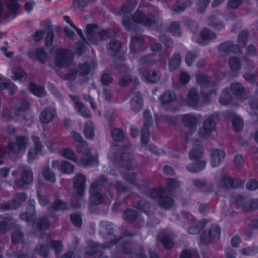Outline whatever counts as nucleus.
I'll return each instance as SVG.
<instances>
[{
	"instance_id": "f257e3e1",
	"label": "nucleus",
	"mask_w": 258,
	"mask_h": 258,
	"mask_svg": "<svg viewBox=\"0 0 258 258\" xmlns=\"http://www.w3.org/2000/svg\"><path fill=\"white\" fill-rule=\"evenodd\" d=\"M33 146L29 150L27 155V160L29 162H32L35 160L39 155L55 152L58 148V144L54 141L51 140L47 144L48 150H43V146L38 137L31 136Z\"/></svg>"
},
{
	"instance_id": "f03ea898",
	"label": "nucleus",
	"mask_w": 258,
	"mask_h": 258,
	"mask_svg": "<svg viewBox=\"0 0 258 258\" xmlns=\"http://www.w3.org/2000/svg\"><path fill=\"white\" fill-rule=\"evenodd\" d=\"M35 201L30 200L28 210L29 213H23L20 215V218L26 221L29 225H32L34 228L39 230H44L49 227V222L45 217L41 218L38 222L35 223L34 221L35 214Z\"/></svg>"
},
{
	"instance_id": "7ed1b4c3",
	"label": "nucleus",
	"mask_w": 258,
	"mask_h": 258,
	"mask_svg": "<svg viewBox=\"0 0 258 258\" xmlns=\"http://www.w3.org/2000/svg\"><path fill=\"white\" fill-rule=\"evenodd\" d=\"M71 135L74 140L82 144L81 147L79 148V151L82 152L83 154L79 162L80 166L86 167L96 164L97 159L92 157L89 153L88 150V145L83 140L81 135L75 131L71 132Z\"/></svg>"
},
{
	"instance_id": "20e7f679",
	"label": "nucleus",
	"mask_w": 258,
	"mask_h": 258,
	"mask_svg": "<svg viewBox=\"0 0 258 258\" xmlns=\"http://www.w3.org/2000/svg\"><path fill=\"white\" fill-rule=\"evenodd\" d=\"M20 174V177L15 180V185L21 189H23L33 181V175L30 168L26 166H20L19 168L12 172V176L15 177Z\"/></svg>"
},
{
	"instance_id": "39448f33",
	"label": "nucleus",
	"mask_w": 258,
	"mask_h": 258,
	"mask_svg": "<svg viewBox=\"0 0 258 258\" xmlns=\"http://www.w3.org/2000/svg\"><path fill=\"white\" fill-rule=\"evenodd\" d=\"M30 107L29 103L26 100H20L16 104L14 115H12V111L9 109L4 110L2 115L3 118L6 120H10L14 119L17 121L23 118V113L27 110Z\"/></svg>"
},
{
	"instance_id": "423d86ee",
	"label": "nucleus",
	"mask_w": 258,
	"mask_h": 258,
	"mask_svg": "<svg viewBox=\"0 0 258 258\" xmlns=\"http://www.w3.org/2000/svg\"><path fill=\"white\" fill-rule=\"evenodd\" d=\"M29 139L24 136H17L15 142H10L7 148L10 156L12 157L24 153L28 145Z\"/></svg>"
},
{
	"instance_id": "0eeeda50",
	"label": "nucleus",
	"mask_w": 258,
	"mask_h": 258,
	"mask_svg": "<svg viewBox=\"0 0 258 258\" xmlns=\"http://www.w3.org/2000/svg\"><path fill=\"white\" fill-rule=\"evenodd\" d=\"M189 158L196 163L187 166L186 169L189 172L197 173L204 169L206 162L202 159V153L200 148L192 149L189 153Z\"/></svg>"
},
{
	"instance_id": "6e6552de",
	"label": "nucleus",
	"mask_w": 258,
	"mask_h": 258,
	"mask_svg": "<svg viewBox=\"0 0 258 258\" xmlns=\"http://www.w3.org/2000/svg\"><path fill=\"white\" fill-rule=\"evenodd\" d=\"M107 183L106 179L103 176H101L95 182L92 183L90 189V202L94 205H98L101 203L103 201V197L101 194L98 192L102 186H106Z\"/></svg>"
},
{
	"instance_id": "1a4fd4ad",
	"label": "nucleus",
	"mask_w": 258,
	"mask_h": 258,
	"mask_svg": "<svg viewBox=\"0 0 258 258\" xmlns=\"http://www.w3.org/2000/svg\"><path fill=\"white\" fill-rule=\"evenodd\" d=\"M110 242L104 246H102L94 242H90L86 249V253L90 255H93L96 253H100L101 250L104 248H109L114 245H115L122 241V238L116 236H110Z\"/></svg>"
},
{
	"instance_id": "9d476101",
	"label": "nucleus",
	"mask_w": 258,
	"mask_h": 258,
	"mask_svg": "<svg viewBox=\"0 0 258 258\" xmlns=\"http://www.w3.org/2000/svg\"><path fill=\"white\" fill-rule=\"evenodd\" d=\"M165 191L161 187L154 189L150 192V196L153 199H159V206L165 209L171 207L174 204L173 200L165 196Z\"/></svg>"
},
{
	"instance_id": "9b49d317",
	"label": "nucleus",
	"mask_w": 258,
	"mask_h": 258,
	"mask_svg": "<svg viewBox=\"0 0 258 258\" xmlns=\"http://www.w3.org/2000/svg\"><path fill=\"white\" fill-rule=\"evenodd\" d=\"M132 19L134 22L146 27L151 26L158 22L152 14H144L140 10L135 12L132 16Z\"/></svg>"
},
{
	"instance_id": "f8f14e48",
	"label": "nucleus",
	"mask_w": 258,
	"mask_h": 258,
	"mask_svg": "<svg viewBox=\"0 0 258 258\" xmlns=\"http://www.w3.org/2000/svg\"><path fill=\"white\" fill-rule=\"evenodd\" d=\"M138 4V0H128L122 6L119 12L120 15H124V19L122 20V24L127 30H131L132 23L130 19L126 18L125 15L130 14L136 7Z\"/></svg>"
},
{
	"instance_id": "ddd939ff",
	"label": "nucleus",
	"mask_w": 258,
	"mask_h": 258,
	"mask_svg": "<svg viewBox=\"0 0 258 258\" xmlns=\"http://www.w3.org/2000/svg\"><path fill=\"white\" fill-rule=\"evenodd\" d=\"M118 153L120 155L119 159L123 163L132 159V156L130 154V152H125V149H120L116 147H113L110 149L109 153V160L113 163L117 162L118 158L116 154Z\"/></svg>"
},
{
	"instance_id": "4468645a",
	"label": "nucleus",
	"mask_w": 258,
	"mask_h": 258,
	"mask_svg": "<svg viewBox=\"0 0 258 258\" xmlns=\"http://www.w3.org/2000/svg\"><path fill=\"white\" fill-rule=\"evenodd\" d=\"M220 236L219 227L213 225L207 232H204L201 236V241L204 244H208L210 242L217 241Z\"/></svg>"
},
{
	"instance_id": "2eb2a0df",
	"label": "nucleus",
	"mask_w": 258,
	"mask_h": 258,
	"mask_svg": "<svg viewBox=\"0 0 258 258\" xmlns=\"http://www.w3.org/2000/svg\"><path fill=\"white\" fill-rule=\"evenodd\" d=\"M144 124L141 131V142L142 144H147L149 139V128L151 125L152 116L149 110H145L143 113Z\"/></svg>"
},
{
	"instance_id": "dca6fc26",
	"label": "nucleus",
	"mask_w": 258,
	"mask_h": 258,
	"mask_svg": "<svg viewBox=\"0 0 258 258\" xmlns=\"http://www.w3.org/2000/svg\"><path fill=\"white\" fill-rule=\"evenodd\" d=\"M27 55L29 58H36L41 63H45L49 60V56L42 47L30 49L28 50Z\"/></svg>"
},
{
	"instance_id": "f3484780",
	"label": "nucleus",
	"mask_w": 258,
	"mask_h": 258,
	"mask_svg": "<svg viewBox=\"0 0 258 258\" xmlns=\"http://www.w3.org/2000/svg\"><path fill=\"white\" fill-rule=\"evenodd\" d=\"M215 128L216 123L215 121L211 117H208L204 121L203 128L199 131L198 133L199 137L204 139L208 138Z\"/></svg>"
},
{
	"instance_id": "a211bd4d",
	"label": "nucleus",
	"mask_w": 258,
	"mask_h": 258,
	"mask_svg": "<svg viewBox=\"0 0 258 258\" xmlns=\"http://www.w3.org/2000/svg\"><path fill=\"white\" fill-rule=\"evenodd\" d=\"M242 50L231 41H227L222 43L218 47V52L222 56L226 55L230 53H239Z\"/></svg>"
},
{
	"instance_id": "6ab92c4d",
	"label": "nucleus",
	"mask_w": 258,
	"mask_h": 258,
	"mask_svg": "<svg viewBox=\"0 0 258 258\" xmlns=\"http://www.w3.org/2000/svg\"><path fill=\"white\" fill-rule=\"evenodd\" d=\"M27 198L25 194L21 193L16 194L13 199L10 202H7L2 205L1 208L6 210H12L17 208L21 203L24 202Z\"/></svg>"
},
{
	"instance_id": "aec40b11",
	"label": "nucleus",
	"mask_w": 258,
	"mask_h": 258,
	"mask_svg": "<svg viewBox=\"0 0 258 258\" xmlns=\"http://www.w3.org/2000/svg\"><path fill=\"white\" fill-rule=\"evenodd\" d=\"M90 70V69L88 64L85 63L80 66L78 71L77 72L74 66L71 64L69 66V71L66 75V79H74L77 73H79L80 75H86L89 73Z\"/></svg>"
},
{
	"instance_id": "412c9836",
	"label": "nucleus",
	"mask_w": 258,
	"mask_h": 258,
	"mask_svg": "<svg viewBox=\"0 0 258 258\" xmlns=\"http://www.w3.org/2000/svg\"><path fill=\"white\" fill-rule=\"evenodd\" d=\"M139 74L142 79L147 83H155L160 79L159 74L154 71L146 72L144 69H139Z\"/></svg>"
},
{
	"instance_id": "4be33fe9",
	"label": "nucleus",
	"mask_w": 258,
	"mask_h": 258,
	"mask_svg": "<svg viewBox=\"0 0 258 258\" xmlns=\"http://www.w3.org/2000/svg\"><path fill=\"white\" fill-rule=\"evenodd\" d=\"M87 33V39L89 43L97 44V35L99 28L95 24H87L86 26Z\"/></svg>"
},
{
	"instance_id": "5701e85b",
	"label": "nucleus",
	"mask_w": 258,
	"mask_h": 258,
	"mask_svg": "<svg viewBox=\"0 0 258 258\" xmlns=\"http://www.w3.org/2000/svg\"><path fill=\"white\" fill-rule=\"evenodd\" d=\"M86 178L82 174H77L74 178V186L79 195L84 194Z\"/></svg>"
},
{
	"instance_id": "b1692460",
	"label": "nucleus",
	"mask_w": 258,
	"mask_h": 258,
	"mask_svg": "<svg viewBox=\"0 0 258 258\" xmlns=\"http://www.w3.org/2000/svg\"><path fill=\"white\" fill-rule=\"evenodd\" d=\"M225 154L221 149H215L212 151L211 157V164L212 167L219 166L224 160Z\"/></svg>"
},
{
	"instance_id": "393cba45",
	"label": "nucleus",
	"mask_w": 258,
	"mask_h": 258,
	"mask_svg": "<svg viewBox=\"0 0 258 258\" xmlns=\"http://www.w3.org/2000/svg\"><path fill=\"white\" fill-rule=\"evenodd\" d=\"M72 100L75 103V107L82 116L84 118H90L91 113L89 110L86 108L84 104L80 102V99L77 96H70Z\"/></svg>"
},
{
	"instance_id": "a878e982",
	"label": "nucleus",
	"mask_w": 258,
	"mask_h": 258,
	"mask_svg": "<svg viewBox=\"0 0 258 258\" xmlns=\"http://www.w3.org/2000/svg\"><path fill=\"white\" fill-rule=\"evenodd\" d=\"M55 115V110L52 108H48L41 113L40 120L43 124H48L54 119Z\"/></svg>"
},
{
	"instance_id": "bb28decb",
	"label": "nucleus",
	"mask_w": 258,
	"mask_h": 258,
	"mask_svg": "<svg viewBox=\"0 0 258 258\" xmlns=\"http://www.w3.org/2000/svg\"><path fill=\"white\" fill-rule=\"evenodd\" d=\"M216 34L207 28H204L200 33V37L197 40V42L200 45L206 44L205 41L210 40L215 38Z\"/></svg>"
},
{
	"instance_id": "cd10ccee",
	"label": "nucleus",
	"mask_w": 258,
	"mask_h": 258,
	"mask_svg": "<svg viewBox=\"0 0 258 258\" xmlns=\"http://www.w3.org/2000/svg\"><path fill=\"white\" fill-rule=\"evenodd\" d=\"M172 233L171 232H163L159 234L158 239L161 241L165 249H170L173 246V242L171 240Z\"/></svg>"
},
{
	"instance_id": "c85d7f7f",
	"label": "nucleus",
	"mask_w": 258,
	"mask_h": 258,
	"mask_svg": "<svg viewBox=\"0 0 258 258\" xmlns=\"http://www.w3.org/2000/svg\"><path fill=\"white\" fill-rule=\"evenodd\" d=\"M200 97L195 88H191L187 94V104L193 107H196L199 102Z\"/></svg>"
},
{
	"instance_id": "c756f323",
	"label": "nucleus",
	"mask_w": 258,
	"mask_h": 258,
	"mask_svg": "<svg viewBox=\"0 0 258 258\" xmlns=\"http://www.w3.org/2000/svg\"><path fill=\"white\" fill-rule=\"evenodd\" d=\"M182 120L185 126L192 128L197 125L198 118L194 114H187L182 116Z\"/></svg>"
},
{
	"instance_id": "7c9ffc66",
	"label": "nucleus",
	"mask_w": 258,
	"mask_h": 258,
	"mask_svg": "<svg viewBox=\"0 0 258 258\" xmlns=\"http://www.w3.org/2000/svg\"><path fill=\"white\" fill-rule=\"evenodd\" d=\"M131 107L132 110L137 112L140 111L143 106L142 99L139 93H135L131 101Z\"/></svg>"
},
{
	"instance_id": "2f4dec72",
	"label": "nucleus",
	"mask_w": 258,
	"mask_h": 258,
	"mask_svg": "<svg viewBox=\"0 0 258 258\" xmlns=\"http://www.w3.org/2000/svg\"><path fill=\"white\" fill-rule=\"evenodd\" d=\"M54 62L56 67L63 69L64 67V50L58 48L55 50Z\"/></svg>"
},
{
	"instance_id": "473e14b6",
	"label": "nucleus",
	"mask_w": 258,
	"mask_h": 258,
	"mask_svg": "<svg viewBox=\"0 0 258 258\" xmlns=\"http://www.w3.org/2000/svg\"><path fill=\"white\" fill-rule=\"evenodd\" d=\"M195 186L202 192L208 193L213 191L214 186L211 184H206L204 180L195 179L193 180Z\"/></svg>"
},
{
	"instance_id": "72a5a7b5",
	"label": "nucleus",
	"mask_w": 258,
	"mask_h": 258,
	"mask_svg": "<svg viewBox=\"0 0 258 258\" xmlns=\"http://www.w3.org/2000/svg\"><path fill=\"white\" fill-rule=\"evenodd\" d=\"M13 223V219L11 216L7 215L0 216V232L4 233L8 231L10 225Z\"/></svg>"
},
{
	"instance_id": "f704fd0d",
	"label": "nucleus",
	"mask_w": 258,
	"mask_h": 258,
	"mask_svg": "<svg viewBox=\"0 0 258 258\" xmlns=\"http://www.w3.org/2000/svg\"><path fill=\"white\" fill-rule=\"evenodd\" d=\"M11 78L14 80L23 81L26 79L27 75L24 70L19 67H14L12 69Z\"/></svg>"
},
{
	"instance_id": "c9c22d12",
	"label": "nucleus",
	"mask_w": 258,
	"mask_h": 258,
	"mask_svg": "<svg viewBox=\"0 0 258 258\" xmlns=\"http://www.w3.org/2000/svg\"><path fill=\"white\" fill-rule=\"evenodd\" d=\"M181 62V57L180 54H175L169 61V68L170 71H173L177 69Z\"/></svg>"
},
{
	"instance_id": "e433bc0d",
	"label": "nucleus",
	"mask_w": 258,
	"mask_h": 258,
	"mask_svg": "<svg viewBox=\"0 0 258 258\" xmlns=\"http://www.w3.org/2000/svg\"><path fill=\"white\" fill-rule=\"evenodd\" d=\"M207 24L217 30H221L224 29V26L223 23L217 20L215 16H211L208 18L207 20Z\"/></svg>"
},
{
	"instance_id": "4c0bfd02",
	"label": "nucleus",
	"mask_w": 258,
	"mask_h": 258,
	"mask_svg": "<svg viewBox=\"0 0 258 258\" xmlns=\"http://www.w3.org/2000/svg\"><path fill=\"white\" fill-rule=\"evenodd\" d=\"M29 87L32 93L38 97H42L46 94L45 91L43 87L36 85L34 83H30Z\"/></svg>"
},
{
	"instance_id": "58836bf2",
	"label": "nucleus",
	"mask_w": 258,
	"mask_h": 258,
	"mask_svg": "<svg viewBox=\"0 0 258 258\" xmlns=\"http://www.w3.org/2000/svg\"><path fill=\"white\" fill-rule=\"evenodd\" d=\"M8 89L12 94L16 89V86L9 80L0 78V89Z\"/></svg>"
},
{
	"instance_id": "ea45409f",
	"label": "nucleus",
	"mask_w": 258,
	"mask_h": 258,
	"mask_svg": "<svg viewBox=\"0 0 258 258\" xmlns=\"http://www.w3.org/2000/svg\"><path fill=\"white\" fill-rule=\"evenodd\" d=\"M51 245L55 250L56 258H64V254L62 251V244L60 241H52Z\"/></svg>"
},
{
	"instance_id": "a19ab883",
	"label": "nucleus",
	"mask_w": 258,
	"mask_h": 258,
	"mask_svg": "<svg viewBox=\"0 0 258 258\" xmlns=\"http://www.w3.org/2000/svg\"><path fill=\"white\" fill-rule=\"evenodd\" d=\"M144 43V39L141 36L133 37L130 45L131 51L134 53L136 52V49L141 46Z\"/></svg>"
},
{
	"instance_id": "79ce46f5",
	"label": "nucleus",
	"mask_w": 258,
	"mask_h": 258,
	"mask_svg": "<svg viewBox=\"0 0 258 258\" xmlns=\"http://www.w3.org/2000/svg\"><path fill=\"white\" fill-rule=\"evenodd\" d=\"M219 186L221 188L236 187L233 179L229 176H223L221 178Z\"/></svg>"
},
{
	"instance_id": "37998d69",
	"label": "nucleus",
	"mask_w": 258,
	"mask_h": 258,
	"mask_svg": "<svg viewBox=\"0 0 258 258\" xmlns=\"http://www.w3.org/2000/svg\"><path fill=\"white\" fill-rule=\"evenodd\" d=\"M206 223V221L205 219L201 221L196 222L194 226H192L188 228V231L189 233L191 234H198L203 228Z\"/></svg>"
},
{
	"instance_id": "c03bdc74",
	"label": "nucleus",
	"mask_w": 258,
	"mask_h": 258,
	"mask_svg": "<svg viewBox=\"0 0 258 258\" xmlns=\"http://www.w3.org/2000/svg\"><path fill=\"white\" fill-rule=\"evenodd\" d=\"M42 175L43 177L49 182L54 183L56 181L55 176L48 166L44 167Z\"/></svg>"
},
{
	"instance_id": "a18cd8bd",
	"label": "nucleus",
	"mask_w": 258,
	"mask_h": 258,
	"mask_svg": "<svg viewBox=\"0 0 258 258\" xmlns=\"http://www.w3.org/2000/svg\"><path fill=\"white\" fill-rule=\"evenodd\" d=\"M175 98V93L172 91H168L163 94L159 99L162 104H167L173 101Z\"/></svg>"
},
{
	"instance_id": "49530a36",
	"label": "nucleus",
	"mask_w": 258,
	"mask_h": 258,
	"mask_svg": "<svg viewBox=\"0 0 258 258\" xmlns=\"http://www.w3.org/2000/svg\"><path fill=\"white\" fill-rule=\"evenodd\" d=\"M84 135L88 139H91L94 135L93 124L91 122L88 121L84 124Z\"/></svg>"
},
{
	"instance_id": "de8ad7c7",
	"label": "nucleus",
	"mask_w": 258,
	"mask_h": 258,
	"mask_svg": "<svg viewBox=\"0 0 258 258\" xmlns=\"http://www.w3.org/2000/svg\"><path fill=\"white\" fill-rule=\"evenodd\" d=\"M248 33L246 30L242 31L239 35L238 38V46L241 49L244 47L247 43Z\"/></svg>"
},
{
	"instance_id": "09e8293b",
	"label": "nucleus",
	"mask_w": 258,
	"mask_h": 258,
	"mask_svg": "<svg viewBox=\"0 0 258 258\" xmlns=\"http://www.w3.org/2000/svg\"><path fill=\"white\" fill-rule=\"evenodd\" d=\"M139 215L137 212L133 209H128L124 212V218L128 222H133L138 218Z\"/></svg>"
},
{
	"instance_id": "8fccbe9b",
	"label": "nucleus",
	"mask_w": 258,
	"mask_h": 258,
	"mask_svg": "<svg viewBox=\"0 0 258 258\" xmlns=\"http://www.w3.org/2000/svg\"><path fill=\"white\" fill-rule=\"evenodd\" d=\"M228 66L234 71L239 70L241 68V62L238 58L231 57L228 60Z\"/></svg>"
},
{
	"instance_id": "3c124183",
	"label": "nucleus",
	"mask_w": 258,
	"mask_h": 258,
	"mask_svg": "<svg viewBox=\"0 0 258 258\" xmlns=\"http://www.w3.org/2000/svg\"><path fill=\"white\" fill-rule=\"evenodd\" d=\"M11 239L14 243H22L24 242V235L20 230H16L13 231Z\"/></svg>"
},
{
	"instance_id": "603ef678",
	"label": "nucleus",
	"mask_w": 258,
	"mask_h": 258,
	"mask_svg": "<svg viewBox=\"0 0 258 258\" xmlns=\"http://www.w3.org/2000/svg\"><path fill=\"white\" fill-rule=\"evenodd\" d=\"M231 90L235 95L239 96L243 94L244 89L243 85L239 83H234L231 85Z\"/></svg>"
},
{
	"instance_id": "864d4df0",
	"label": "nucleus",
	"mask_w": 258,
	"mask_h": 258,
	"mask_svg": "<svg viewBox=\"0 0 258 258\" xmlns=\"http://www.w3.org/2000/svg\"><path fill=\"white\" fill-rule=\"evenodd\" d=\"M124 170L127 172L124 173L123 177L124 179L131 183L133 184L135 181L136 175L135 173L132 172L130 166L126 165V168L124 169Z\"/></svg>"
},
{
	"instance_id": "5fc2aeb1",
	"label": "nucleus",
	"mask_w": 258,
	"mask_h": 258,
	"mask_svg": "<svg viewBox=\"0 0 258 258\" xmlns=\"http://www.w3.org/2000/svg\"><path fill=\"white\" fill-rule=\"evenodd\" d=\"M196 79L197 83L202 86H209V78L207 76L197 73L196 74Z\"/></svg>"
},
{
	"instance_id": "6e6d98bb",
	"label": "nucleus",
	"mask_w": 258,
	"mask_h": 258,
	"mask_svg": "<svg viewBox=\"0 0 258 258\" xmlns=\"http://www.w3.org/2000/svg\"><path fill=\"white\" fill-rule=\"evenodd\" d=\"M6 6L11 13L16 12L19 8L18 0H6Z\"/></svg>"
},
{
	"instance_id": "4d7b16f0",
	"label": "nucleus",
	"mask_w": 258,
	"mask_h": 258,
	"mask_svg": "<svg viewBox=\"0 0 258 258\" xmlns=\"http://www.w3.org/2000/svg\"><path fill=\"white\" fill-rule=\"evenodd\" d=\"M233 201L234 203L232 204L233 206H236L241 208L243 210L244 207L247 206V201H246L245 199L241 196H236L234 198Z\"/></svg>"
},
{
	"instance_id": "13d9d810",
	"label": "nucleus",
	"mask_w": 258,
	"mask_h": 258,
	"mask_svg": "<svg viewBox=\"0 0 258 258\" xmlns=\"http://www.w3.org/2000/svg\"><path fill=\"white\" fill-rule=\"evenodd\" d=\"M258 208V199L251 200L247 201V206L243 208L244 212H250Z\"/></svg>"
},
{
	"instance_id": "bf43d9fd",
	"label": "nucleus",
	"mask_w": 258,
	"mask_h": 258,
	"mask_svg": "<svg viewBox=\"0 0 258 258\" xmlns=\"http://www.w3.org/2000/svg\"><path fill=\"white\" fill-rule=\"evenodd\" d=\"M136 208L140 211L146 213L147 215H150V213L149 211L150 206L149 204L145 201H140L138 203Z\"/></svg>"
},
{
	"instance_id": "052dcab7",
	"label": "nucleus",
	"mask_w": 258,
	"mask_h": 258,
	"mask_svg": "<svg viewBox=\"0 0 258 258\" xmlns=\"http://www.w3.org/2000/svg\"><path fill=\"white\" fill-rule=\"evenodd\" d=\"M232 125L234 130L239 131L243 128V122L240 117L235 116L232 120Z\"/></svg>"
},
{
	"instance_id": "680f3d73",
	"label": "nucleus",
	"mask_w": 258,
	"mask_h": 258,
	"mask_svg": "<svg viewBox=\"0 0 258 258\" xmlns=\"http://www.w3.org/2000/svg\"><path fill=\"white\" fill-rule=\"evenodd\" d=\"M180 258H199L198 252L195 250H185L180 254Z\"/></svg>"
},
{
	"instance_id": "e2e57ef3",
	"label": "nucleus",
	"mask_w": 258,
	"mask_h": 258,
	"mask_svg": "<svg viewBox=\"0 0 258 258\" xmlns=\"http://www.w3.org/2000/svg\"><path fill=\"white\" fill-rule=\"evenodd\" d=\"M167 189L172 191L180 186V183L174 179H168L166 181Z\"/></svg>"
},
{
	"instance_id": "0e129e2a",
	"label": "nucleus",
	"mask_w": 258,
	"mask_h": 258,
	"mask_svg": "<svg viewBox=\"0 0 258 258\" xmlns=\"http://www.w3.org/2000/svg\"><path fill=\"white\" fill-rule=\"evenodd\" d=\"M111 30H102L100 31L99 29V33L97 35V44H98L99 40H105L107 38L111 37Z\"/></svg>"
},
{
	"instance_id": "69168bd1",
	"label": "nucleus",
	"mask_w": 258,
	"mask_h": 258,
	"mask_svg": "<svg viewBox=\"0 0 258 258\" xmlns=\"http://www.w3.org/2000/svg\"><path fill=\"white\" fill-rule=\"evenodd\" d=\"M121 48V43L115 40H113L111 41L109 44L108 47V49L109 51H111L114 53H117L119 52Z\"/></svg>"
},
{
	"instance_id": "338daca9",
	"label": "nucleus",
	"mask_w": 258,
	"mask_h": 258,
	"mask_svg": "<svg viewBox=\"0 0 258 258\" xmlns=\"http://www.w3.org/2000/svg\"><path fill=\"white\" fill-rule=\"evenodd\" d=\"M169 30L174 35L179 36L180 35L179 24L177 22H172L169 26Z\"/></svg>"
},
{
	"instance_id": "774afa93",
	"label": "nucleus",
	"mask_w": 258,
	"mask_h": 258,
	"mask_svg": "<svg viewBox=\"0 0 258 258\" xmlns=\"http://www.w3.org/2000/svg\"><path fill=\"white\" fill-rule=\"evenodd\" d=\"M112 137L116 141H121L124 137V133L118 128H114L111 131Z\"/></svg>"
}]
</instances>
